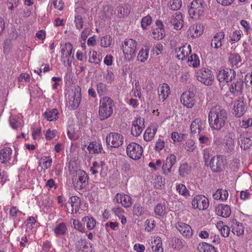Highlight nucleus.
Segmentation results:
<instances>
[{"mask_svg":"<svg viewBox=\"0 0 252 252\" xmlns=\"http://www.w3.org/2000/svg\"><path fill=\"white\" fill-rule=\"evenodd\" d=\"M228 114L225 109L219 105L214 106L208 115V121L212 129L220 130L225 125Z\"/></svg>","mask_w":252,"mask_h":252,"instance_id":"nucleus-1","label":"nucleus"},{"mask_svg":"<svg viewBox=\"0 0 252 252\" xmlns=\"http://www.w3.org/2000/svg\"><path fill=\"white\" fill-rule=\"evenodd\" d=\"M115 104L110 97L104 96L100 99L99 103L98 115L101 120H105L113 114Z\"/></svg>","mask_w":252,"mask_h":252,"instance_id":"nucleus-2","label":"nucleus"},{"mask_svg":"<svg viewBox=\"0 0 252 252\" xmlns=\"http://www.w3.org/2000/svg\"><path fill=\"white\" fill-rule=\"evenodd\" d=\"M137 42L131 38L126 39L122 44V50L125 58L128 61L133 60L137 51Z\"/></svg>","mask_w":252,"mask_h":252,"instance_id":"nucleus-3","label":"nucleus"},{"mask_svg":"<svg viewBox=\"0 0 252 252\" xmlns=\"http://www.w3.org/2000/svg\"><path fill=\"white\" fill-rule=\"evenodd\" d=\"M61 61L62 63L65 66H71L74 60L72 45L69 42L65 43L61 46Z\"/></svg>","mask_w":252,"mask_h":252,"instance_id":"nucleus-4","label":"nucleus"},{"mask_svg":"<svg viewBox=\"0 0 252 252\" xmlns=\"http://www.w3.org/2000/svg\"><path fill=\"white\" fill-rule=\"evenodd\" d=\"M89 177L85 171L80 170L77 171L76 175L72 176V185L76 190L85 189L88 184Z\"/></svg>","mask_w":252,"mask_h":252,"instance_id":"nucleus-5","label":"nucleus"},{"mask_svg":"<svg viewBox=\"0 0 252 252\" xmlns=\"http://www.w3.org/2000/svg\"><path fill=\"white\" fill-rule=\"evenodd\" d=\"M195 76L199 82L207 86H210L213 84L214 76L212 72L208 68H203L196 72Z\"/></svg>","mask_w":252,"mask_h":252,"instance_id":"nucleus-6","label":"nucleus"},{"mask_svg":"<svg viewBox=\"0 0 252 252\" xmlns=\"http://www.w3.org/2000/svg\"><path fill=\"white\" fill-rule=\"evenodd\" d=\"M202 0H194L189 9V14L192 18L198 19L204 13V6Z\"/></svg>","mask_w":252,"mask_h":252,"instance_id":"nucleus-7","label":"nucleus"},{"mask_svg":"<svg viewBox=\"0 0 252 252\" xmlns=\"http://www.w3.org/2000/svg\"><path fill=\"white\" fill-rule=\"evenodd\" d=\"M126 151L127 156L133 160H138L143 154V149L140 145L132 142L127 145Z\"/></svg>","mask_w":252,"mask_h":252,"instance_id":"nucleus-8","label":"nucleus"},{"mask_svg":"<svg viewBox=\"0 0 252 252\" xmlns=\"http://www.w3.org/2000/svg\"><path fill=\"white\" fill-rule=\"evenodd\" d=\"M68 107L70 109H76L80 105L81 101L82 95L81 88L76 87L74 92L68 95Z\"/></svg>","mask_w":252,"mask_h":252,"instance_id":"nucleus-9","label":"nucleus"},{"mask_svg":"<svg viewBox=\"0 0 252 252\" xmlns=\"http://www.w3.org/2000/svg\"><path fill=\"white\" fill-rule=\"evenodd\" d=\"M123 142L124 137L120 133L110 132L106 137L107 145L111 148H119L123 144Z\"/></svg>","mask_w":252,"mask_h":252,"instance_id":"nucleus-10","label":"nucleus"},{"mask_svg":"<svg viewBox=\"0 0 252 252\" xmlns=\"http://www.w3.org/2000/svg\"><path fill=\"white\" fill-rule=\"evenodd\" d=\"M225 164V159L220 155L214 157L210 162L211 169L214 172L222 171L224 169Z\"/></svg>","mask_w":252,"mask_h":252,"instance_id":"nucleus-11","label":"nucleus"},{"mask_svg":"<svg viewBox=\"0 0 252 252\" xmlns=\"http://www.w3.org/2000/svg\"><path fill=\"white\" fill-rule=\"evenodd\" d=\"M192 207L193 209H198L204 210L206 209L209 205L208 199L202 195L195 196L191 201Z\"/></svg>","mask_w":252,"mask_h":252,"instance_id":"nucleus-12","label":"nucleus"},{"mask_svg":"<svg viewBox=\"0 0 252 252\" xmlns=\"http://www.w3.org/2000/svg\"><path fill=\"white\" fill-rule=\"evenodd\" d=\"M145 127L144 120L139 116L133 121L131 128V134L135 137L139 136Z\"/></svg>","mask_w":252,"mask_h":252,"instance_id":"nucleus-13","label":"nucleus"},{"mask_svg":"<svg viewBox=\"0 0 252 252\" xmlns=\"http://www.w3.org/2000/svg\"><path fill=\"white\" fill-rule=\"evenodd\" d=\"M52 231L57 237L65 236L68 232L67 224L63 221H57L54 225Z\"/></svg>","mask_w":252,"mask_h":252,"instance_id":"nucleus-14","label":"nucleus"},{"mask_svg":"<svg viewBox=\"0 0 252 252\" xmlns=\"http://www.w3.org/2000/svg\"><path fill=\"white\" fill-rule=\"evenodd\" d=\"M194 95L192 92H184L181 96L182 103L189 108H192L195 103Z\"/></svg>","mask_w":252,"mask_h":252,"instance_id":"nucleus-15","label":"nucleus"},{"mask_svg":"<svg viewBox=\"0 0 252 252\" xmlns=\"http://www.w3.org/2000/svg\"><path fill=\"white\" fill-rule=\"evenodd\" d=\"M80 202L79 197L76 196L70 197L66 205L68 212L71 214L76 213L79 210Z\"/></svg>","mask_w":252,"mask_h":252,"instance_id":"nucleus-16","label":"nucleus"},{"mask_svg":"<svg viewBox=\"0 0 252 252\" xmlns=\"http://www.w3.org/2000/svg\"><path fill=\"white\" fill-rule=\"evenodd\" d=\"M114 200L126 208L130 207L132 204L131 197L127 194L118 193L115 196Z\"/></svg>","mask_w":252,"mask_h":252,"instance_id":"nucleus-17","label":"nucleus"},{"mask_svg":"<svg viewBox=\"0 0 252 252\" xmlns=\"http://www.w3.org/2000/svg\"><path fill=\"white\" fill-rule=\"evenodd\" d=\"M235 71L233 69H226L220 70L219 71L217 78L220 82H229L232 80L233 76H234Z\"/></svg>","mask_w":252,"mask_h":252,"instance_id":"nucleus-18","label":"nucleus"},{"mask_svg":"<svg viewBox=\"0 0 252 252\" xmlns=\"http://www.w3.org/2000/svg\"><path fill=\"white\" fill-rule=\"evenodd\" d=\"M205 126V122L200 119L196 118L193 120L190 125V131L192 134L198 133L200 134L204 130Z\"/></svg>","mask_w":252,"mask_h":252,"instance_id":"nucleus-19","label":"nucleus"},{"mask_svg":"<svg viewBox=\"0 0 252 252\" xmlns=\"http://www.w3.org/2000/svg\"><path fill=\"white\" fill-rule=\"evenodd\" d=\"M176 227L179 231L186 238H189L191 237L193 234L191 227L185 223L178 222L176 225Z\"/></svg>","mask_w":252,"mask_h":252,"instance_id":"nucleus-20","label":"nucleus"},{"mask_svg":"<svg viewBox=\"0 0 252 252\" xmlns=\"http://www.w3.org/2000/svg\"><path fill=\"white\" fill-rule=\"evenodd\" d=\"M229 225L232 228V232L237 236H240L244 234V226L242 223L238 222L236 219L231 220Z\"/></svg>","mask_w":252,"mask_h":252,"instance_id":"nucleus-21","label":"nucleus"},{"mask_svg":"<svg viewBox=\"0 0 252 252\" xmlns=\"http://www.w3.org/2000/svg\"><path fill=\"white\" fill-rule=\"evenodd\" d=\"M244 83L242 80H238L231 83L229 90L234 96H238L242 94Z\"/></svg>","mask_w":252,"mask_h":252,"instance_id":"nucleus-22","label":"nucleus"},{"mask_svg":"<svg viewBox=\"0 0 252 252\" xmlns=\"http://www.w3.org/2000/svg\"><path fill=\"white\" fill-rule=\"evenodd\" d=\"M233 110L235 116L239 118L245 113L247 107L243 100H238L234 104Z\"/></svg>","mask_w":252,"mask_h":252,"instance_id":"nucleus-23","label":"nucleus"},{"mask_svg":"<svg viewBox=\"0 0 252 252\" xmlns=\"http://www.w3.org/2000/svg\"><path fill=\"white\" fill-rule=\"evenodd\" d=\"M171 24L174 26L175 29L180 30L183 26L184 21L181 12H176L171 17Z\"/></svg>","mask_w":252,"mask_h":252,"instance_id":"nucleus-24","label":"nucleus"},{"mask_svg":"<svg viewBox=\"0 0 252 252\" xmlns=\"http://www.w3.org/2000/svg\"><path fill=\"white\" fill-rule=\"evenodd\" d=\"M187 49L189 50V53H190L191 50L190 45H189L187 47L183 46L182 47L175 48V53L177 54L176 55V57L178 60H181L182 61L184 60L188 56V51H187Z\"/></svg>","mask_w":252,"mask_h":252,"instance_id":"nucleus-25","label":"nucleus"},{"mask_svg":"<svg viewBox=\"0 0 252 252\" xmlns=\"http://www.w3.org/2000/svg\"><path fill=\"white\" fill-rule=\"evenodd\" d=\"M224 149L227 152H231L234 148V134L233 132H229L225 135Z\"/></svg>","mask_w":252,"mask_h":252,"instance_id":"nucleus-26","label":"nucleus"},{"mask_svg":"<svg viewBox=\"0 0 252 252\" xmlns=\"http://www.w3.org/2000/svg\"><path fill=\"white\" fill-rule=\"evenodd\" d=\"M12 150L10 147H4L0 151V162L7 163L11 159Z\"/></svg>","mask_w":252,"mask_h":252,"instance_id":"nucleus-27","label":"nucleus"},{"mask_svg":"<svg viewBox=\"0 0 252 252\" xmlns=\"http://www.w3.org/2000/svg\"><path fill=\"white\" fill-rule=\"evenodd\" d=\"M216 212L218 216L223 218H227L230 216L231 210L229 206L227 205L220 204L216 208Z\"/></svg>","mask_w":252,"mask_h":252,"instance_id":"nucleus-28","label":"nucleus"},{"mask_svg":"<svg viewBox=\"0 0 252 252\" xmlns=\"http://www.w3.org/2000/svg\"><path fill=\"white\" fill-rule=\"evenodd\" d=\"M204 28V26L201 24L192 25L189 28L188 34L193 38H196L202 34Z\"/></svg>","mask_w":252,"mask_h":252,"instance_id":"nucleus-29","label":"nucleus"},{"mask_svg":"<svg viewBox=\"0 0 252 252\" xmlns=\"http://www.w3.org/2000/svg\"><path fill=\"white\" fill-rule=\"evenodd\" d=\"M224 37V33L223 32H218L212 40L211 45L215 49H218L221 46V40Z\"/></svg>","mask_w":252,"mask_h":252,"instance_id":"nucleus-30","label":"nucleus"},{"mask_svg":"<svg viewBox=\"0 0 252 252\" xmlns=\"http://www.w3.org/2000/svg\"><path fill=\"white\" fill-rule=\"evenodd\" d=\"M170 89L167 84H163L158 87V98L164 101L168 96Z\"/></svg>","mask_w":252,"mask_h":252,"instance_id":"nucleus-31","label":"nucleus"},{"mask_svg":"<svg viewBox=\"0 0 252 252\" xmlns=\"http://www.w3.org/2000/svg\"><path fill=\"white\" fill-rule=\"evenodd\" d=\"M89 56V62L91 63L97 64L101 61L102 56L101 54H97V52L94 50L90 51Z\"/></svg>","mask_w":252,"mask_h":252,"instance_id":"nucleus-32","label":"nucleus"},{"mask_svg":"<svg viewBox=\"0 0 252 252\" xmlns=\"http://www.w3.org/2000/svg\"><path fill=\"white\" fill-rule=\"evenodd\" d=\"M239 139V142L242 149H248L252 145V141L247 136H245L244 134L240 135Z\"/></svg>","mask_w":252,"mask_h":252,"instance_id":"nucleus-33","label":"nucleus"},{"mask_svg":"<svg viewBox=\"0 0 252 252\" xmlns=\"http://www.w3.org/2000/svg\"><path fill=\"white\" fill-rule=\"evenodd\" d=\"M228 61L231 66L234 65L238 67L241 63V59L240 55L237 53H231L229 55Z\"/></svg>","mask_w":252,"mask_h":252,"instance_id":"nucleus-34","label":"nucleus"},{"mask_svg":"<svg viewBox=\"0 0 252 252\" xmlns=\"http://www.w3.org/2000/svg\"><path fill=\"white\" fill-rule=\"evenodd\" d=\"M58 110L57 109H48L44 113L45 118L49 121L56 120L58 118Z\"/></svg>","mask_w":252,"mask_h":252,"instance_id":"nucleus-35","label":"nucleus"},{"mask_svg":"<svg viewBox=\"0 0 252 252\" xmlns=\"http://www.w3.org/2000/svg\"><path fill=\"white\" fill-rule=\"evenodd\" d=\"M197 249L199 252H217L214 246L205 242L200 243Z\"/></svg>","mask_w":252,"mask_h":252,"instance_id":"nucleus-36","label":"nucleus"},{"mask_svg":"<svg viewBox=\"0 0 252 252\" xmlns=\"http://www.w3.org/2000/svg\"><path fill=\"white\" fill-rule=\"evenodd\" d=\"M82 220L84 223H86L87 228L89 230H93L95 226L96 220L92 217L85 216Z\"/></svg>","mask_w":252,"mask_h":252,"instance_id":"nucleus-37","label":"nucleus"},{"mask_svg":"<svg viewBox=\"0 0 252 252\" xmlns=\"http://www.w3.org/2000/svg\"><path fill=\"white\" fill-rule=\"evenodd\" d=\"M228 196V192L226 190L221 189H218L215 193L213 194V197L217 200H226Z\"/></svg>","mask_w":252,"mask_h":252,"instance_id":"nucleus-38","label":"nucleus"},{"mask_svg":"<svg viewBox=\"0 0 252 252\" xmlns=\"http://www.w3.org/2000/svg\"><path fill=\"white\" fill-rule=\"evenodd\" d=\"M156 132L157 128L156 127L147 128L144 134V140L146 141L151 140L154 137Z\"/></svg>","mask_w":252,"mask_h":252,"instance_id":"nucleus-39","label":"nucleus"},{"mask_svg":"<svg viewBox=\"0 0 252 252\" xmlns=\"http://www.w3.org/2000/svg\"><path fill=\"white\" fill-rule=\"evenodd\" d=\"M88 150L90 153H98L101 152L102 147L100 144L93 142L89 145Z\"/></svg>","mask_w":252,"mask_h":252,"instance_id":"nucleus-40","label":"nucleus"},{"mask_svg":"<svg viewBox=\"0 0 252 252\" xmlns=\"http://www.w3.org/2000/svg\"><path fill=\"white\" fill-rule=\"evenodd\" d=\"M176 189L179 194L185 197H187L190 195L189 191L187 189L185 185L183 184H177L176 186Z\"/></svg>","mask_w":252,"mask_h":252,"instance_id":"nucleus-41","label":"nucleus"},{"mask_svg":"<svg viewBox=\"0 0 252 252\" xmlns=\"http://www.w3.org/2000/svg\"><path fill=\"white\" fill-rule=\"evenodd\" d=\"M191 166L187 163L182 164L179 169V175L182 177H186L190 172Z\"/></svg>","mask_w":252,"mask_h":252,"instance_id":"nucleus-42","label":"nucleus"},{"mask_svg":"<svg viewBox=\"0 0 252 252\" xmlns=\"http://www.w3.org/2000/svg\"><path fill=\"white\" fill-rule=\"evenodd\" d=\"M52 163V159L51 157H44L41 158L39 165L42 167V169L45 170L51 166Z\"/></svg>","mask_w":252,"mask_h":252,"instance_id":"nucleus-43","label":"nucleus"},{"mask_svg":"<svg viewBox=\"0 0 252 252\" xmlns=\"http://www.w3.org/2000/svg\"><path fill=\"white\" fill-rule=\"evenodd\" d=\"M72 224L74 228L81 233H85V227L84 224L78 220L72 219Z\"/></svg>","mask_w":252,"mask_h":252,"instance_id":"nucleus-44","label":"nucleus"},{"mask_svg":"<svg viewBox=\"0 0 252 252\" xmlns=\"http://www.w3.org/2000/svg\"><path fill=\"white\" fill-rule=\"evenodd\" d=\"M102 163L101 161H94L93 163V166L91 167L90 170L92 173L95 175L102 170Z\"/></svg>","mask_w":252,"mask_h":252,"instance_id":"nucleus-45","label":"nucleus"},{"mask_svg":"<svg viewBox=\"0 0 252 252\" xmlns=\"http://www.w3.org/2000/svg\"><path fill=\"white\" fill-rule=\"evenodd\" d=\"M113 11L112 7L109 4H106L103 7L102 13L105 18H111L113 15Z\"/></svg>","mask_w":252,"mask_h":252,"instance_id":"nucleus-46","label":"nucleus"},{"mask_svg":"<svg viewBox=\"0 0 252 252\" xmlns=\"http://www.w3.org/2000/svg\"><path fill=\"white\" fill-rule=\"evenodd\" d=\"M117 12H116L117 16L119 18H123L126 16H127L129 11L127 8H125L123 6H118L116 9Z\"/></svg>","mask_w":252,"mask_h":252,"instance_id":"nucleus-47","label":"nucleus"},{"mask_svg":"<svg viewBox=\"0 0 252 252\" xmlns=\"http://www.w3.org/2000/svg\"><path fill=\"white\" fill-rule=\"evenodd\" d=\"M189 65L193 67H196L200 64V61L198 56L196 54H193L189 59Z\"/></svg>","mask_w":252,"mask_h":252,"instance_id":"nucleus-48","label":"nucleus"},{"mask_svg":"<svg viewBox=\"0 0 252 252\" xmlns=\"http://www.w3.org/2000/svg\"><path fill=\"white\" fill-rule=\"evenodd\" d=\"M68 169L69 174L72 176L76 175L77 171L80 170L78 169L77 163L75 161H70L68 162Z\"/></svg>","mask_w":252,"mask_h":252,"instance_id":"nucleus-49","label":"nucleus"},{"mask_svg":"<svg viewBox=\"0 0 252 252\" xmlns=\"http://www.w3.org/2000/svg\"><path fill=\"white\" fill-rule=\"evenodd\" d=\"M111 42L112 38L109 35H106L100 39V45L104 48L109 47Z\"/></svg>","mask_w":252,"mask_h":252,"instance_id":"nucleus-50","label":"nucleus"},{"mask_svg":"<svg viewBox=\"0 0 252 252\" xmlns=\"http://www.w3.org/2000/svg\"><path fill=\"white\" fill-rule=\"evenodd\" d=\"M10 125L11 126L15 129L21 128L22 126V124L16 118L12 117L10 118Z\"/></svg>","mask_w":252,"mask_h":252,"instance_id":"nucleus-51","label":"nucleus"},{"mask_svg":"<svg viewBox=\"0 0 252 252\" xmlns=\"http://www.w3.org/2000/svg\"><path fill=\"white\" fill-rule=\"evenodd\" d=\"M148 55V50L142 49L138 54L137 59L141 62H144L147 59Z\"/></svg>","mask_w":252,"mask_h":252,"instance_id":"nucleus-52","label":"nucleus"},{"mask_svg":"<svg viewBox=\"0 0 252 252\" xmlns=\"http://www.w3.org/2000/svg\"><path fill=\"white\" fill-rule=\"evenodd\" d=\"M152 22V19L151 16L147 15L141 20V25L143 30L146 29L147 27L150 25Z\"/></svg>","mask_w":252,"mask_h":252,"instance_id":"nucleus-53","label":"nucleus"},{"mask_svg":"<svg viewBox=\"0 0 252 252\" xmlns=\"http://www.w3.org/2000/svg\"><path fill=\"white\" fill-rule=\"evenodd\" d=\"M74 23L77 29H81L84 24V21L82 16L80 15H76L74 19Z\"/></svg>","mask_w":252,"mask_h":252,"instance_id":"nucleus-54","label":"nucleus"},{"mask_svg":"<svg viewBox=\"0 0 252 252\" xmlns=\"http://www.w3.org/2000/svg\"><path fill=\"white\" fill-rule=\"evenodd\" d=\"M96 90L99 95H104L107 92L106 85L102 83H99L97 85Z\"/></svg>","mask_w":252,"mask_h":252,"instance_id":"nucleus-55","label":"nucleus"},{"mask_svg":"<svg viewBox=\"0 0 252 252\" xmlns=\"http://www.w3.org/2000/svg\"><path fill=\"white\" fill-rule=\"evenodd\" d=\"M171 9L173 10L179 9L182 6L181 0H171L170 2Z\"/></svg>","mask_w":252,"mask_h":252,"instance_id":"nucleus-56","label":"nucleus"},{"mask_svg":"<svg viewBox=\"0 0 252 252\" xmlns=\"http://www.w3.org/2000/svg\"><path fill=\"white\" fill-rule=\"evenodd\" d=\"M173 246L174 249L180 250L183 247V243L182 240L178 237H174L172 239Z\"/></svg>","mask_w":252,"mask_h":252,"instance_id":"nucleus-57","label":"nucleus"},{"mask_svg":"<svg viewBox=\"0 0 252 252\" xmlns=\"http://www.w3.org/2000/svg\"><path fill=\"white\" fill-rule=\"evenodd\" d=\"M133 211L136 216H141L143 214L144 211L142 206L139 204H135L133 207Z\"/></svg>","mask_w":252,"mask_h":252,"instance_id":"nucleus-58","label":"nucleus"},{"mask_svg":"<svg viewBox=\"0 0 252 252\" xmlns=\"http://www.w3.org/2000/svg\"><path fill=\"white\" fill-rule=\"evenodd\" d=\"M19 0H6V4L8 8L10 11L13 10L14 8L19 5Z\"/></svg>","mask_w":252,"mask_h":252,"instance_id":"nucleus-59","label":"nucleus"},{"mask_svg":"<svg viewBox=\"0 0 252 252\" xmlns=\"http://www.w3.org/2000/svg\"><path fill=\"white\" fill-rule=\"evenodd\" d=\"M145 229L148 231H150L156 226V221L153 219H148L146 221Z\"/></svg>","mask_w":252,"mask_h":252,"instance_id":"nucleus-60","label":"nucleus"},{"mask_svg":"<svg viewBox=\"0 0 252 252\" xmlns=\"http://www.w3.org/2000/svg\"><path fill=\"white\" fill-rule=\"evenodd\" d=\"M158 29L160 30V31H158V38L162 39L165 36L166 32L164 29L163 24L159 20H158Z\"/></svg>","mask_w":252,"mask_h":252,"instance_id":"nucleus-61","label":"nucleus"},{"mask_svg":"<svg viewBox=\"0 0 252 252\" xmlns=\"http://www.w3.org/2000/svg\"><path fill=\"white\" fill-rule=\"evenodd\" d=\"M53 4L55 8L59 10H62L64 8V2L63 0H53Z\"/></svg>","mask_w":252,"mask_h":252,"instance_id":"nucleus-62","label":"nucleus"},{"mask_svg":"<svg viewBox=\"0 0 252 252\" xmlns=\"http://www.w3.org/2000/svg\"><path fill=\"white\" fill-rule=\"evenodd\" d=\"M240 24L244 29L245 31L247 32V34L252 31L251 26L247 21L245 20H241Z\"/></svg>","mask_w":252,"mask_h":252,"instance_id":"nucleus-63","label":"nucleus"},{"mask_svg":"<svg viewBox=\"0 0 252 252\" xmlns=\"http://www.w3.org/2000/svg\"><path fill=\"white\" fill-rule=\"evenodd\" d=\"M32 138L34 140H39L41 137V128L33 129L32 132Z\"/></svg>","mask_w":252,"mask_h":252,"instance_id":"nucleus-64","label":"nucleus"}]
</instances>
